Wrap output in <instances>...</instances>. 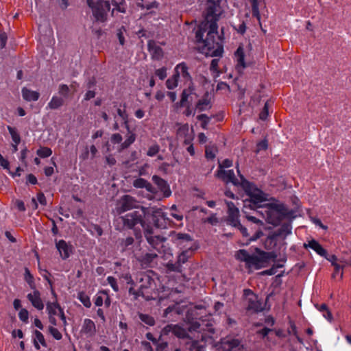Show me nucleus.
I'll use <instances>...</instances> for the list:
<instances>
[{
	"mask_svg": "<svg viewBox=\"0 0 351 351\" xmlns=\"http://www.w3.org/2000/svg\"><path fill=\"white\" fill-rule=\"evenodd\" d=\"M104 299L103 297L99 294H97L95 300V304L97 306H101L103 305Z\"/></svg>",
	"mask_w": 351,
	"mask_h": 351,
	"instance_id": "59",
	"label": "nucleus"
},
{
	"mask_svg": "<svg viewBox=\"0 0 351 351\" xmlns=\"http://www.w3.org/2000/svg\"><path fill=\"white\" fill-rule=\"evenodd\" d=\"M77 299L84 304L86 308L91 306V302L90 297L84 292L81 291L77 295Z\"/></svg>",
	"mask_w": 351,
	"mask_h": 351,
	"instance_id": "33",
	"label": "nucleus"
},
{
	"mask_svg": "<svg viewBox=\"0 0 351 351\" xmlns=\"http://www.w3.org/2000/svg\"><path fill=\"white\" fill-rule=\"evenodd\" d=\"M134 186L136 188H145L147 191L155 193L154 187L143 178L135 180L134 182Z\"/></svg>",
	"mask_w": 351,
	"mask_h": 351,
	"instance_id": "26",
	"label": "nucleus"
},
{
	"mask_svg": "<svg viewBox=\"0 0 351 351\" xmlns=\"http://www.w3.org/2000/svg\"><path fill=\"white\" fill-rule=\"evenodd\" d=\"M235 258L241 262H244L245 267L249 269H259L265 266L267 262V254L256 248V253L250 254L245 250H240L235 254Z\"/></svg>",
	"mask_w": 351,
	"mask_h": 351,
	"instance_id": "7",
	"label": "nucleus"
},
{
	"mask_svg": "<svg viewBox=\"0 0 351 351\" xmlns=\"http://www.w3.org/2000/svg\"><path fill=\"white\" fill-rule=\"evenodd\" d=\"M134 207H136V202L134 198L130 195H124L118 201L116 212L120 215Z\"/></svg>",
	"mask_w": 351,
	"mask_h": 351,
	"instance_id": "12",
	"label": "nucleus"
},
{
	"mask_svg": "<svg viewBox=\"0 0 351 351\" xmlns=\"http://www.w3.org/2000/svg\"><path fill=\"white\" fill-rule=\"evenodd\" d=\"M0 165L6 170H10V162L9 161L3 158V156L0 154Z\"/></svg>",
	"mask_w": 351,
	"mask_h": 351,
	"instance_id": "52",
	"label": "nucleus"
},
{
	"mask_svg": "<svg viewBox=\"0 0 351 351\" xmlns=\"http://www.w3.org/2000/svg\"><path fill=\"white\" fill-rule=\"evenodd\" d=\"M239 346L240 341L238 339L228 337L221 341L219 348L223 351H232L235 349L240 350Z\"/></svg>",
	"mask_w": 351,
	"mask_h": 351,
	"instance_id": "19",
	"label": "nucleus"
},
{
	"mask_svg": "<svg viewBox=\"0 0 351 351\" xmlns=\"http://www.w3.org/2000/svg\"><path fill=\"white\" fill-rule=\"evenodd\" d=\"M210 108V99L208 94H206L199 99L196 105V108L200 111L206 110Z\"/></svg>",
	"mask_w": 351,
	"mask_h": 351,
	"instance_id": "28",
	"label": "nucleus"
},
{
	"mask_svg": "<svg viewBox=\"0 0 351 351\" xmlns=\"http://www.w3.org/2000/svg\"><path fill=\"white\" fill-rule=\"evenodd\" d=\"M145 112L143 109L138 108V109L135 110V111H134V116L137 119H140L143 118L145 117Z\"/></svg>",
	"mask_w": 351,
	"mask_h": 351,
	"instance_id": "58",
	"label": "nucleus"
},
{
	"mask_svg": "<svg viewBox=\"0 0 351 351\" xmlns=\"http://www.w3.org/2000/svg\"><path fill=\"white\" fill-rule=\"evenodd\" d=\"M191 84L190 85H186L188 88H185L182 92V98L180 100V105L182 106H186L191 104L197 97V95L194 92V89Z\"/></svg>",
	"mask_w": 351,
	"mask_h": 351,
	"instance_id": "14",
	"label": "nucleus"
},
{
	"mask_svg": "<svg viewBox=\"0 0 351 351\" xmlns=\"http://www.w3.org/2000/svg\"><path fill=\"white\" fill-rule=\"evenodd\" d=\"M252 3V15L260 20V13L258 4V0H249Z\"/></svg>",
	"mask_w": 351,
	"mask_h": 351,
	"instance_id": "37",
	"label": "nucleus"
},
{
	"mask_svg": "<svg viewBox=\"0 0 351 351\" xmlns=\"http://www.w3.org/2000/svg\"><path fill=\"white\" fill-rule=\"evenodd\" d=\"M164 332H171L178 338H185L189 336V332L193 333L195 339L192 345V350L197 348V351H204L207 343H212L215 335L213 325L210 320L193 322L187 330L178 324H170L164 328Z\"/></svg>",
	"mask_w": 351,
	"mask_h": 351,
	"instance_id": "3",
	"label": "nucleus"
},
{
	"mask_svg": "<svg viewBox=\"0 0 351 351\" xmlns=\"http://www.w3.org/2000/svg\"><path fill=\"white\" fill-rule=\"evenodd\" d=\"M154 182L157 185L158 189L162 193L164 197H169L171 195V191L168 183L157 176L152 178Z\"/></svg>",
	"mask_w": 351,
	"mask_h": 351,
	"instance_id": "18",
	"label": "nucleus"
},
{
	"mask_svg": "<svg viewBox=\"0 0 351 351\" xmlns=\"http://www.w3.org/2000/svg\"><path fill=\"white\" fill-rule=\"evenodd\" d=\"M176 239L178 240V244L179 245H181L182 243H187L188 244L185 246L189 247V248L191 247V237L187 234H183V233H178L176 234Z\"/></svg>",
	"mask_w": 351,
	"mask_h": 351,
	"instance_id": "30",
	"label": "nucleus"
},
{
	"mask_svg": "<svg viewBox=\"0 0 351 351\" xmlns=\"http://www.w3.org/2000/svg\"><path fill=\"white\" fill-rule=\"evenodd\" d=\"M218 62H219L218 59H213L210 64V70L213 71V72H216L217 75H219Z\"/></svg>",
	"mask_w": 351,
	"mask_h": 351,
	"instance_id": "55",
	"label": "nucleus"
},
{
	"mask_svg": "<svg viewBox=\"0 0 351 351\" xmlns=\"http://www.w3.org/2000/svg\"><path fill=\"white\" fill-rule=\"evenodd\" d=\"M235 69L238 73H243V70L249 65L246 60V56L242 46H239L234 53Z\"/></svg>",
	"mask_w": 351,
	"mask_h": 351,
	"instance_id": "10",
	"label": "nucleus"
},
{
	"mask_svg": "<svg viewBox=\"0 0 351 351\" xmlns=\"http://www.w3.org/2000/svg\"><path fill=\"white\" fill-rule=\"evenodd\" d=\"M268 115H269L268 104L265 103L263 110L261 112V113L259 114V118L261 120H265L267 119V117H268Z\"/></svg>",
	"mask_w": 351,
	"mask_h": 351,
	"instance_id": "49",
	"label": "nucleus"
},
{
	"mask_svg": "<svg viewBox=\"0 0 351 351\" xmlns=\"http://www.w3.org/2000/svg\"><path fill=\"white\" fill-rule=\"evenodd\" d=\"M51 294L55 298L56 300L53 302H48L47 304V311L49 315V320L51 325L57 326V317L60 318L64 326H66L67 324L66 317L64 315V313L63 309L60 307L59 304L56 301V294L51 287Z\"/></svg>",
	"mask_w": 351,
	"mask_h": 351,
	"instance_id": "8",
	"label": "nucleus"
},
{
	"mask_svg": "<svg viewBox=\"0 0 351 351\" xmlns=\"http://www.w3.org/2000/svg\"><path fill=\"white\" fill-rule=\"evenodd\" d=\"M69 91V87L65 84H62L59 86V93L64 97L68 96Z\"/></svg>",
	"mask_w": 351,
	"mask_h": 351,
	"instance_id": "50",
	"label": "nucleus"
},
{
	"mask_svg": "<svg viewBox=\"0 0 351 351\" xmlns=\"http://www.w3.org/2000/svg\"><path fill=\"white\" fill-rule=\"evenodd\" d=\"M37 200L42 205H45L47 204L46 198L43 193L38 194Z\"/></svg>",
	"mask_w": 351,
	"mask_h": 351,
	"instance_id": "61",
	"label": "nucleus"
},
{
	"mask_svg": "<svg viewBox=\"0 0 351 351\" xmlns=\"http://www.w3.org/2000/svg\"><path fill=\"white\" fill-rule=\"evenodd\" d=\"M27 297L34 307L38 310H43L44 308V304L41 300L40 292L38 290L35 289L32 293H29Z\"/></svg>",
	"mask_w": 351,
	"mask_h": 351,
	"instance_id": "21",
	"label": "nucleus"
},
{
	"mask_svg": "<svg viewBox=\"0 0 351 351\" xmlns=\"http://www.w3.org/2000/svg\"><path fill=\"white\" fill-rule=\"evenodd\" d=\"M155 73L159 79L164 80L167 77V69L165 67L158 69L156 71Z\"/></svg>",
	"mask_w": 351,
	"mask_h": 351,
	"instance_id": "46",
	"label": "nucleus"
},
{
	"mask_svg": "<svg viewBox=\"0 0 351 351\" xmlns=\"http://www.w3.org/2000/svg\"><path fill=\"white\" fill-rule=\"evenodd\" d=\"M268 144L267 140L260 141L256 145V152H259L261 150H265L267 148Z\"/></svg>",
	"mask_w": 351,
	"mask_h": 351,
	"instance_id": "51",
	"label": "nucleus"
},
{
	"mask_svg": "<svg viewBox=\"0 0 351 351\" xmlns=\"http://www.w3.org/2000/svg\"><path fill=\"white\" fill-rule=\"evenodd\" d=\"M140 319L143 322L149 326H153L155 323L154 318L148 315L141 314Z\"/></svg>",
	"mask_w": 351,
	"mask_h": 351,
	"instance_id": "41",
	"label": "nucleus"
},
{
	"mask_svg": "<svg viewBox=\"0 0 351 351\" xmlns=\"http://www.w3.org/2000/svg\"><path fill=\"white\" fill-rule=\"evenodd\" d=\"M160 150V147L157 144H154L149 147L147 155L150 157L156 156Z\"/></svg>",
	"mask_w": 351,
	"mask_h": 351,
	"instance_id": "39",
	"label": "nucleus"
},
{
	"mask_svg": "<svg viewBox=\"0 0 351 351\" xmlns=\"http://www.w3.org/2000/svg\"><path fill=\"white\" fill-rule=\"evenodd\" d=\"M221 13L219 4L213 2L208 6L206 18L195 33L197 49L206 56L221 57L223 54L222 40L217 31V21Z\"/></svg>",
	"mask_w": 351,
	"mask_h": 351,
	"instance_id": "1",
	"label": "nucleus"
},
{
	"mask_svg": "<svg viewBox=\"0 0 351 351\" xmlns=\"http://www.w3.org/2000/svg\"><path fill=\"white\" fill-rule=\"evenodd\" d=\"M216 176L226 183L230 182L234 185L239 184V181L235 178L233 170L218 169Z\"/></svg>",
	"mask_w": 351,
	"mask_h": 351,
	"instance_id": "17",
	"label": "nucleus"
},
{
	"mask_svg": "<svg viewBox=\"0 0 351 351\" xmlns=\"http://www.w3.org/2000/svg\"><path fill=\"white\" fill-rule=\"evenodd\" d=\"M158 5V3L156 1H152V3L146 4L145 5H142L141 7L143 8H145L147 10H150L154 8H157Z\"/></svg>",
	"mask_w": 351,
	"mask_h": 351,
	"instance_id": "62",
	"label": "nucleus"
},
{
	"mask_svg": "<svg viewBox=\"0 0 351 351\" xmlns=\"http://www.w3.org/2000/svg\"><path fill=\"white\" fill-rule=\"evenodd\" d=\"M16 206L17 207V208L21 210V211H24L25 210V204L23 203V202L21 201V200H17L16 202Z\"/></svg>",
	"mask_w": 351,
	"mask_h": 351,
	"instance_id": "64",
	"label": "nucleus"
},
{
	"mask_svg": "<svg viewBox=\"0 0 351 351\" xmlns=\"http://www.w3.org/2000/svg\"><path fill=\"white\" fill-rule=\"evenodd\" d=\"M179 80L178 77H176L174 75L172 77L169 78L166 82L167 87L169 89H173L178 86Z\"/></svg>",
	"mask_w": 351,
	"mask_h": 351,
	"instance_id": "38",
	"label": "nucleus"
},
{
	"mask_svg": "<svg viewBox=\"0 0 351 351\" xmlns=\"http://www.w3.org/2000/svg\"><path fill=\"white\" fill-rule=\"evenodd\" d=\"M119 219H121L123 221L124 226L129 228H132L137 224L143 226L142 215L137 211L127 214L124 217H119Z\"/></svg>",
	"mask_w": 351,
	"mask_h": 351,
	"instance_id": "11",
	"label": "nucleus"
},
{
	"mask_svg": "<svg viewBox=\"0 0 351 351\" xmlns=\"http://www.w3.org/2000/svg\"><path fill=\"white\" fill-rule=\"evenodd\" d=\"M133 242H134V239L132 237H128L124 241H123L122 245L124 247H127L129 245H131L133 243Z\"/></svg>",
	"mask_w": 351,
	"mask_h": 351,
	"instance_id": "60",
	"label": "nucleus"
},
{
	"mask_svg": "<svg viewBox=\"0 0 351 351\" xmlns=\"http://www.w3.org/2000/svg\"><path fill=\"white\" fill-rule=\"evenodd\" d=\"M242 188L249 197V203L253 207L259 209L267 223L274 226L278 225L283 219L289 217L287 207L275 199H270L269 195L265 193L252 183L242 180Z\"/></svg>",
	"mask_w": 351,
	"mask_h": 351,
	"instance_id": "2",
	"label": "nucleus"
},
{
	"mask_svg": "<svg viewBox=\"0 0 351 351\" xmlns=\"http://www.w3.org/2000/svg\"><path fill=\"white\" fill-rule=\"evenodd\" d=\"M174 71L173 75L178 78L179 81H183L186 85H190L191 84V77L186 63L181 62L176 65Z\"/></svg>",
	"mask_w": 351,
	"mask_h": 351,
	"instance_id": "9",
	"label": "nucleus"
},
{
	"mask_svg": "<svg viewBox=\"0 0 351 351\" xmlns=\"http://www.w3.org/2000/svg\"><path fill=\"white\" fill-rule=\"evenodd\" d=\"M216 149L214 147H206V157L208 159H213L215 156Z\"/></svg>",
	"mask_w": 351,
	"mask_h": 351,
	"instance_id": "45",
	"label": "nucleus"
},
{
	"mask_svg": "<svg viewBox=\"0 0 351 351\" xmlns=\"http://www.w3.org/2000/svg\"><path fill=\"white\" fill-rule=\"evenodd\" d=\"M149 51L154 59L160 60L163 56V51L162 49L158 46L153 40L148 43Z\"/></svg>",
	"mask_w": 351,
	"mask_h": 351,
	"instance_id": "23",
	"label": "nucleus"
},
{
	"mask_svg": "<svg viewBox=\"0 0 351 351\" xmlns=\"http://www.w3.org/2000/svg\"><path fill=\"white\" fill-rule=\"evenodd\" d=\"M274 330L267 328H264L259 330L258 333L263 337V338L267 337L269 341H271L272 338ZM275 335L277 337H281L282 335V332L280 330H275Z\"/></svg>",
	"mask_w": 351,
	"mask_h": 351,
	"instance_id": "27",
	"label": "nucleus"
},
{
	"mask_svg": "<svg viewBox=\"0 0 351 351\" xmlns=\"http://www.w3.org/2000/svg\"><path fill=\"white\" fill-rule=\"evenodd\" d=\"M25 280L30 285L31 287H33L34 286V278L32 276V274L29 273V271L26 269H25Z\"/></svg>",
	"mask_w": 351,
	"mask_h": 351,
	"instance_id": "53",
	"label": "nucleus"
},
{
	"mask_svg": "<svg viewBox=\"0 0 351 351\" xmlns=\"http://www.w3.org/2000/svg\"><path fill=\"white\" fill-rule=\"evenodd\" d=\"M88 5L92 9L93 14L96 21L104 22L107 19V10L112 8V15L115 12L125 13L127 5L125 0H87Z\"/></svg>",
	"mask_w": 351,
	"mask_h": 351,
	"instance_id": "5",
	"label": "nucleus"
},
{
	"mask_svg": "<svg viewBox=\"0 0 351 351\" xmlns=\"http://www.w3.org/2000/svg\"><path fill=\"white\" fill-rule=\"evenodd\" d=\"M128 284L131 285L129 292L135 296H143L146 300L155 299L157 296L154 280L147 274L141 273L136 277L134 282L130 274H126L121 276Z\"/></svg>",
	"mask_w": 351,
	"mask_h": 351,
	"instance_id": "4",
	"label": "nucleus"
},
{
	"mask_svg": "<svg viewBox=\"0 0 351 351\" xmlns=\"http://www.w3.org/2000/svg\"><path fill=\"white\" fill-rule=\"evenodd\" d=\"M292 226L291 223H284L278 230V234L280 237H286L291 233Z\"/></svg>",
	"mask_w": 351,
	"mask_h": 351,
	"instance_id": "32",
	"label": "nucleus"
},
{
	"mask_svg": "<svg viewBox=\"0 0 351 351\" xmlns=\"http://www.w3.org/2000/svg\"><path fill=\"white\" fill-rule=\"evenodd\" d=\"M64 100L62 97L53 96L47 104V108L50 109H57L62 106Z\"/></svg>",
	"mask_w": 351,
	"mask_h": 351,
	"instance_id": "31",
	"label": "nucleus"
},
{
	"mask_svg": "<svg viewBox=\"0 0 351 351\" xmlns=\"http://www.w3.org/2000/svg\"><path fill=\"white\" fill-rule=\"evenodd\" d=\"M227 206H228V220L230 222V223L233 226H237V225H239V209L235 206V205L230 202H227Z\"/></svg>",
	"mask_w": 351,
	"mask_h": 351,
	"instance_id": "16",
	"label": "nucleus"
},
{
	"mask_svg": "<svg viewBox=\"0 0 351 351\" xmlns=\"http://www.w3.org/2000/svg\"><path fill=\"white\" fill-rule=\"evenodd\" d=\"M8 129L11 135L13 142L16 144H19L21 142V138L16 130L10 126H8Z\"/></svg>",
	"mask_w": 351,
	"mask_h": 351,
	"instance_id": "35",
	"label": "nucleus"
},
{
	"mask_svg": "<svg viewBox=\"0 0 351 351\" xmlns=\"http://www.w3.org/2000/svg\"><path fill=\"white\" fill-rule=\"evenodd\" d=\"M55 326H50L49 327V332L53 337L54 339L60 340L62 339V335L61 332L54 327Z\"/></svg>",
	"mask_w": 351,
	"mask_h": 351,
	"instance_id": "40",
	"label": "nucleus"
},
{
	"mask_svg": "<svg viewBox=\"0 0 351 351\" xmlns=\"http://www.w3.org/2000/svg\"><path fill=\"white\" fill-rule=\"evenodd\" d=\"M107 281L108 283L110 285V287L115 292H117L119 291V286L117 285L116 278H114L112 276H108L107 278Z\"/></svg>",
	"mask_w": 351,
	"mask_h": 351,
	"instance_id": "43",
	"label": "nucleus"
},
{
	"mask_svg": "<svg viewBox=\"0 0 351 351\" xmlns=\"http://www.w3.org/2000/svg\"><path fill=\"white\" fill-rule=\"evenodd\" d=\"M304 247L305 248H311L314 250L317 254L326 257L327 252L326 250H324L322 246L315 240L312 239L308 241V243H304Z\"/></svg>",
	"mask_w": 351,
	"mask_h": 351,
	"instance_id": "22",
	"label": "nucleus"
},
{
	"mask_svg": "<svg viewBox=\"0 0 351 351\" xmlns=\"http://www.w3.org/2000/svg\"><path fill=\"white\" fill-rule=\"evenodd\" d=\"M311 221L316 226H319L323 230H327L328 227L325 225H324L321 220L316 217H311Z\"/></svg>",
	"mask_w": 351,
	"mask_h": 351,
	"instance_id": "54",
	"label": "nucleus"
},
{
	"mask_svg": "<svg viewBox=\"0 0 351 351\" xmlns=\"http://www.w3.org/2000/svg\"><path fill=\"white\" fill-rule=\"evenodd\" d=\"M56 247L60 253V256L63 259H66L70 256L73 252V247L64 240H60L56 242Z\"/></svg>",
	"mask_w": 351,
	"mask_h": 351,
	"instance_id": "20",
	"label": "nucleus"
},
{
	"mask_svg": "<svg viewBox=\"0 0 351 351\" xmlns=\"http://www.w3.org/2000/svg\"><path fill=\"white\" fill-rule=\"evenodd\" d=\"M34 346L37 350H39L40 346H46V342L43 335L38 330H35L34 333Z\"/></svg>",
	"mask_w": 351,
	"mask_h": 351,
	"instance_id": "29",
	"label": "nucleus"
},
{
	"mask_svg": "<svg viewBox=\"0 0 351 351\" xmlns=\"http://www.w3.org/2000/svg\"><path fill=\"white\" fill-rule=\"evenodd\" d=\"M96 333V326L95 322L90 319L86 318L83 320L82 327L80 331L81 337L90 338Z\"/></svg>",
	"mask_w": 351,
	"mask_h": 351,
	"instance_id": "13",
	"label": "nucleus"
},
{
	"mask_svg": "<svg viewBox=\"0 0 351 351\" xmlns=\"http://www.w3.org/2000/svg\"><path fill=\"white\" fill-rule=\"evenodd\" d=\"M328 261H330L332 265L335 268V272L333 274V277H335L340 270H342L343 267H345L344 263L340 262V258L338 260L337 257L335 255H331L329 257H326Z\"/></svg>",
	"mask_w": 351,
	"mask_h": 351,
	"instance_id": "25",
	"label": "nucleus"
},
{
	"mask_svg": "<svg viewBox=\"0 0 351 351\" xmlns=\"http://www.w3.org/2000/svg\"><path fill=\"white\" fill-rule=\"evenodd\" d=\"M7 41V35L5 32H0V46L3 48Z\"/></svg>",
	"mask_w": 351,
	"mask_h": 351,
	"instance_id": "57",
	"label": "nucleus"
},
{
	"mask_svg": "<svg viewBox=\"0 0 351 351\" xmlns=\"http://www.w3.org/2000/svg\"><path fill=\"white\" fill-rule=\"evenodd\" d=\"M197 118L199 121H200L202 122L201 123L202 128L204 130L207 129V125L209 123L210 118L204 114L198 115Z\"/></svg>",
	"mask_w": 351,
	"mask_h": 351,
	"instance_id": "42",
	"label": "nucleus"
},
{
	"mask_svg": "<svg viewBox=\"0 0 351 351\" xmlns=\"http://www.w3.org/2000/svg\"><path fill=\"white\" fill-rule=\"evenodd\" d=\"M170 215L173 217L177 221H181L183 219L182 214L177 210L176 205L171 206L170 208Z\"/></svg>",
	"mask_w": 351,
	"mask_h": 351,
	"instance_id": "34",
	"label": "nucleus"
},
{
	"mask_svg": "<svg viewBox=\"0 0 351 351\" xmlns=\"http://www.w3.org/2000/svg\"><path fill=\"white\" fill-rule=\"evenodd\" d=\"M189 258L188 251H183L179 256L178 258V262L179 264L184 263Z\"/></svg>",
	"mask_w": 351,
	"mask_h": 351,
	"instance_id": "47",
	"label": "nucleus"
},
{
	"mask_svg": "<svg viewBox=\"0 0 351 351\" xmlns=\"http://www.w3.org/2000/svg\"><path fill=\"white\" fill-rule=\"evenodd\" d=\"M118 115L123 119L126 133L124 137L119 134H113L110 138V144H107V151L115 149L120 152L129 147L136 140V134L130 130L128 125V115L124 110L117 109Z\"/></svg>",
	"mask_w": 351,
	"mask_h": 351,
	"instance_id": "6",
	"label": "nucleus"
},
{
	"mask_svg": "<svg viewBox=\"0 0 351 351\" xmlns=\"http://www.w3.org/2000/svg\"><path fill=\"white\" fill-rule=\"evenodd\" d=\"M19 317L22 322L27 323L28 322V319H29L28 311L25 308H22L19 311Z\"/></svg>",
	"mask_w": 351,
	"mask_h": 351,
	"instance_id": "44",
	"label": "nucleus"
},
{
	"mask_svg": "<svg viewBox=\"0 0 351 351\" xmlns=\"http://www.w3.org/2000/svg\"><path fill=\"white\" fill-rule=\"evenodd\" d=\"M36 153L41 158H47L51 155L52 151L49 147H43L38 149Z\"/></svg>",
	"mask_w": 351,
	"mask_h": 351,
	"instance_id": "36",
	"label": "nucleus"
},
{
	"mask_svg": "<svg viewBox=\"0 0 351 351\" xmlns=\"http://www.w3.org/2000/svg\"><path fill=\"white\" fill-rule=\"evenodd\" d=\"M23 98L27 101H36L38 99L40 94L38 92L32 90L26 87L21 90Z\"/></svg>",
	"mask_w": 351,
	"mask_h": 351,
	"instance_id": "24",
	"label": "nucleus"
},
{
	"mask_svg": "<svg viewBox=\"0 0 351 351\" xmlns=\"http://www.w3.org/2000/svg\"><path fill=\"white\" fill-rule=\"evenodd\" d=\"M232 161L229 159H226L223 160L221 163L219 165V169H223L225 170L226 168H228L232 167Z\"/></svg>",
	"mask_w": 351,
	"mask_h": 351,
	"instance_id": "48",
	"label": "nucleus"
},
{
	"mask_svg": "<svg viewBox=\"0 0 351 351\" xmlns=\"http://www.w3.org/2000/svg\"><path fill=\"white\" fill-rule=\"evenodd\" d=\"M177 134L180 138H184V144H189L193 140V130L190 129L188 124L180 125L178 129Z\"/></svg>",
	"mask_w": 351,
	"mask_h": 351,
	"instance_id": "15",
	"label": "nucleus"
},
{
	"mask_svg": "<svg viewBox=\"0 0 351 351\" xmlns=\"http://www.w3.org/2000/svg\"><path fill=\"white\" fill-rule=\"evenodd\" d=\"M27 182L32 184H35L37 182V179L34 175L29 174L27 177Z\"/></svg>",
	"mask_w": 351,
	"mask_h": 351,
	"instance_id": "63",
	"label": "nucleus"
},
{
	"mask_svg": "<svg viewBox=\"0 0 351 351\" xmlns=\"http://www.w3.org/2000/svg\"><path fill=\"white\" fill-rule=\"evenodd\" d=\"M234 29L237 32L243 34L246 31V25L244 22H242L237 27H234Z\"/></svg>",
	"mask_w": 351,
	"mask_h": 351,
	"instance_id": "56",
	"label": "nucleus"
}]
</instances>
